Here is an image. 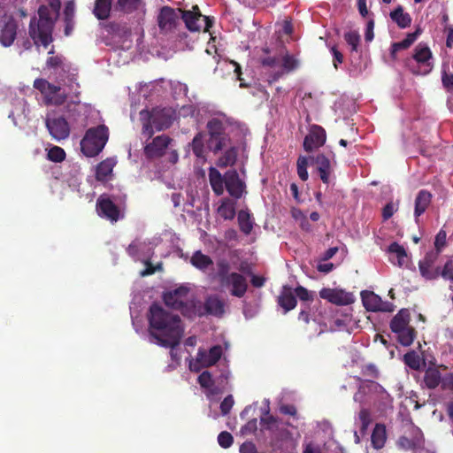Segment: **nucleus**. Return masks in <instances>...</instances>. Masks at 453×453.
Masks as SVG:
<instances>
[{"label": "nucleus", "mask_w": 453, "mask_h": 453, "mask_svg": "<svg viewBox=\"0 0 453 453\" xmlns=\"http://www.w3.org/2000/svg\"><path fill=\"white\" fill-rule=\"evenodd\" d=\"M149 331L160 346H178L183 335L181 319L177 314L165 310L154 303L148 315Z\"/></svg>", "instance_id": "f257e3e1"}, {"label": "nucleus", "mask_w": 453, "mask_h": 453, "mask_svg": "<svg viewBox=\"0 0 453 453\" xmlns=\"http://www.w3.org/2000/svg\"><path fill=\"white\" fill-rule=\"evenodd\" d=\"M60 0H49L47 5L42 4L38 9V20L32 18L29 23V35L36 46L41 43L48 47L53 41L52 32L55 21L59 15Z\"/></svg>", "instance_id": "f03ea898"}, {"label": "nucleus", "mask_w": 453, "mask_h": 453, "mask_svg": "<svg viewBox=\"0 0 453 453\" xmlns=\"http://www.w3.org/2000/svg\"><path fill=\"white\" fill-rule=\"evenodd\" d=\"M142 134L151 137L156 131L169 128L173 122V111L167 108H155L152 111H142Z\"/></svg>", "instance_id": "7ed1b4c3"}, {"label": "nucleus", "mask_w": 453, "mask_h": 453, "mask_svg": "<svg viewBox=\"0 0 453 453\" xmlns=\"http://www.w3.org/2000/svg\"><path fill=\"white\" fill-rule=\"evenodd\" d=\"M109 140V129L102 124L88 128L81 141V150L88 157L97 156Z\"/></svg>", "instance_id": "20e7f679"}, {"label": "nucleus", "mask_w": 453, "mask_h": 453, "mask_svg": "<svg viewBox=\"0 0 453 453\" xmlns=\"http://www.w3.org/2000/svg\"><path fill=\"white\" fill-rule=\"evenodd\" d=\"M206 129L209 135L206 140V148L209 151L217 155L224 149L229 140L228 134L226 133V127L220 119L213 118L207 122Z\"/></svg>", "instance_id": "39448f33"}, {"label": "nucleus", "mask_w": 453, "mask_h": 453, "mask_svg": "<svg viewBox=\"0 0 453 453\" xmlns=\"http://www.w3.org/2000/svg\"><path fill=\"white\" fill-rule=\"evenodd\" d=\"M34 88L42 95L46 105L60 106L67 99V93L60 86L52 84L45 79H35Z\"/></svg>", "instance_id": "423d86ee"}, {"label": "nucleus", "mask_w": 453, "mask_h": 453, "mask_svg": "<svg viewBox=\"0 0 453 453\" xmlns=\"http://www.w3.org/2000/svg\"><path fill=\"white\" fill-rule=\"evenodd\" d=\"M181 19L185 23L186 28L190 32H200L202 30L201 21L204 22L203 31L209 32L214 23V19L203 15L197 5H194L191 10H182Z\"/></svg>", "instance_id": "0eeeda50"}, {"label": "nucleus", "mask_w": 453, "mask_h": 453, "mask_svg": "<svg viewBox=\"0 0 453 453\" xmlns=\"http://www.w3.org/2000/svg\"><path fill=\"white\" fill-rule=\"evenodd\" d=\"M182 9L163 6L157 14V21L163 34L173 33L180 24Z\"/></svg>", "instance_id": "6e6552de"}, {"label": "nucleus", "mask_w": 453, "mask_h": 453, "mask_svg": "<svg viewBox=\"0 0 453 453\" xmlns=\"http://www.w3.org/2000/svg\"><path fill=\"white\" fill-rule=\"evenodd\" d=\"M439 257L438 250H430L418 262L419 273L426 280H434L440 276L441 265H437Z\"/></svg>", "instance_id": "1a4fd4ad"}, {"label": "nucleus", "mask_w": 453, "mask_h": 453, "mask_svg": "<svg viewBox=\"0 0 453 453\" xmlns=\"http://www.w3.org/2000/svg\"><path fill=\"white\" fill-rule=\"evenodd\" d=\"M188 288L180 286L172 291L165 293L163 300L166 306L176 311H180L182 314H185V311L188 310Z\"/></svg>", "instance_id": "9d476101"}, {"label": "nucleus", "mask_w": 453, "mask_h": 453, "mask_svg": "<svg viewBox=\"0 0 453 453\" xmlns=\"http://www.w3.org/2000/svg\"><path fill=\"white\" fill-rule=\"evenodd\" d=\"M96 208L99 217L111 223L117 222L122 217L119 208L106 195H101L97 198Z\"/></svg>", "instance_id": "9b49d317"}, {"label": "nucleus", "mask_w": 453, "mask_h": 453, "mask_svg": "<svg viewBox=\"0 0 453 453\" xmlns=\"http://www.w3.org/2000/svg\"><path fill=\"white\" fill-rule=\"evenodd\" d=\"M417 64L419 65L418 70L412 69L415 74H427L433 69L431 59L433 58L432 51L429 47L424 43H418L415 49L412 56Z\"/></svg>", "instance_id": "f8f14e48"}, {"label": "nucleus", "mask_w": 453, "mask_h": 453, "mask_svg": "<svg viewBox=\"0 0 453 453\" xmlns=\"http://www.w3.org/2000/svg\"><path fill=\"white\" fill-rule=\"evenodd\" d=\"M224 288L229 289L231 296L242 298L248 290V281L244 275L240 273L232 272L227 280L220 283Z\"/></svg>", "instance_id": "ddd939ff"}, {"label": "nucleus", "mask_w": 453, "mask_h": 453, "mask_svg": "<svg viewBox=\"0 0 453 453\" xmlns=\"http://www.w3.org/2000/svg\"><path fill=\"white\" fill-rule=\"evenodd\" d=\"M173 139L167 134H160L152 139L144 147V155L148 159L159 158L165 154V150Z\"/></svg>", "instance_id": "4468645a"}, {"label": "nucleus", "mask_w": 453, "mask_h": 453, "mask_svg": "<svg viewBox=\"0 0 453 453\" xmlns=\"http://www.w3.org/2000/svg\"><path fill=\"white\" fill-rule=\"evenodd\" d=\"M319 296L336 305H349L355 302L354 296L342 289L323 288L319 291Z\"/></svg>", "instance_id": "2eb2a0df"}, {"label": "nucleus", "mask_w": 453, "mask_h": 453, "mask_svg": "<svg viewBox=\"0 0 453 453\" xmlns=\"http://www.w3.org/2000/svg\"><path fill=\"white\" fill-rule=\"evenodd\" d=\"M326 140V130L319 125H312L303 140V149L307 152H311L313 150L322 147Z\"/></svg>", "instance_id": "dca6fc26"}, {"label": "nucleus", "mask_w": 453, "mask_h": 453, "mask_svg": "<svg viewBox=\"0 0 453 453\" xmlns=\"http://www.w3.org/2000/svg\"><path fill=\"white\" fill-rule=\"evenodd\" d=\"M361 297L365 308L369 311L390 312L393 311L390 303L382 301L378 295L372 291H363Z\"/></svg>", "instance_id": "f3484780"}, {"label": "nucleus", "mask_w": 453, "mask_h": 453, "mask_svg": "<svg viewBox=\"0 0 453 453\" xmlns=\"http://www.w3.org/2000/svg\"><path fill=\"white\" fill-rule=\"evenodd\" d=\"M46 127L56 141L66 139L70 134V127L64 117L46 119Z\"/></svg>", "instance_id": "a211bd4d"}, {"label": "nucleus", "mask_w": 453, "mask_h": 453, "mask_svg": "<svg viewBox=\"0 0 453 453\" xmlns=\"http://www.w3.org/2000/svg\"><path fill=\"white\" fill-rule=\"evenodd\" d=\"M225 188L231 196L239 199L242 196L246 185L236 170H229L225 173Z\"/></svg>", "instance_id": "6ab92c4d"}, {"label": "nucleus", "mask_w": 453, "mask_h": 453, "mask_svg": "<svg viewBox=\"0 0 453 453\" xmlns=\"http://www.w3.org/2000/svg\"><path fill=\"white\" fill-rule=\"evenodd\" d=\"M410 435L411 437H407L405 435L399 437L397 441V445L399 446V448L405 450H414L424 447V434L418 427L412 426L410 430Z\"/></svg>", "instance_id": "aec40b11"}, {"label": "nucleus", "mask_w": 453, "mask_h": 453, "mask_svg": "<svg viewBox=\"0 0 453 453\" xmlns=\"http://www.w3.org/2000/svg\"><path fill=\"white\" fill-rule=\"evenodd\" d=\"M311 163L315 165L316 170L320 180L325 184H329L330 176L332 174V166L329 158L323 153L318 154L316 157H311Z\"/></svg>", "instance_id": "412c9836"}, {"label": "nucleus", "mask_w": 453, "mask_h": 453, "mask_svg": "<svg viewBox=\"0 0 453 453\" xmlns=\"http://www.w3.org/2000/svg\"><path fill=\"white\" fill-rule=\"evenodd\" d=\"M222 356V348L219 345L211 347L208 351L199 349L196 356V362L203 367L215 365Z\"/></svg>", "instance_id": "4be33fe9"}, {"label": "nucleus", "mask_w": 453, "mask_h": 453, "mask_svg": "<svg viewBox=\"0 0 453 453\" xmlns=\"http://www.w3.org/2000/svg\"><path fill=\"white\" fill-rule=\"evenodd\" d=\"M433 199V195L426 189H421L418 192L414 201V218L418 223V219L423 215L427 208L430 206Z\"/></svg>", "instance_id": "5701e85b"}, {"label": "nucleus", "mask_w": 453, "mask_h": 453, "mask_svg": "<svg viewBox=\"0 0 453 453\" xmlns=\"http://www.w3.org/2000/svg\"><path fill=\"white\" fill-rule=\"evenodd\" d=\"M18 26L13 18H9L5 22L4 26L1 29L0 33V42L4 46H11L17 35Z\"/></svg>", "instance_id": "b1692460"}, {"label": "nucleus", "mask_w": 453, "mask_h": 453, "mask_svg": "<svg viewBox=\"0 0 453 453\" xmlns=\"http://www.w3.org/2000/svg\"><path fill=\"white\" fill-rule=\"evenodd\" d=\"M204 310L207 314L222 317L225 313V303L217 295L209 296L204 302Z\"/></svg>", "instance_id": "393cba45"}, {"label": "nucleus", "mask_w": 453, "mask_h": 453, "mask_svg": "<svg viewBox=\"0 0 453 453\" xmlns=\"http://www.w3.org/2000/svg\"><path fill=\"white\" fill-rule=\"evenodd\" d=\"M116 163V159L113 157H108L100 162L96 168V179L101 182L108 180L112 174Z\"/></svg>", "instance_id": "a878e982"}, {"label": "nucleus", "mask_w": 453, "mask_h": 453, "mask_svg": "<svg viewBox=\"0 0 453 453\" xmlns=\"http://www.w3.org/2000/svg\"><path fill=\"white\" fill-rule=\"evenodd\" d=\"M114 0H95L93 14L99 20L107 19L113 9Z\"/></svg>", "instance_id": "bb28decb"}, {"label": "nucleus", "mask_w": 453, "mask_h": 453, "mask_svg": "<svg viewBox=\"0 0 453 453\" xmlns=\"http://www.w3.org/2000/svg\"><path fill=\"white\" fill-rule=\"evenodd\" d=\"M410 312L406 309L400 310L390 321V329L393 333L403 331L410 325Z\"/></svg>", "instance_id": "cd10ccee"}, {"label": "nucleus", "mask_w": 453, "mask_h": 453, "mask_svg": "<svg viewBox=\"0 0 453 453\" xmlns=\"http://www.w3.org/2000/svg\"><path fill=\"white\" fill-rule=\"evenodd\" d=\"M278 303L284 309L285 313L296 308L297 303L296 297L290 288L284 287L278 297Z\"/></svg>", "instance_id": "c85d7f7f"}, {"label": "nucleus", "mask_w": 453, "mask_h": 453, "mask_svg": "<svg viewBox=\"0 0 453 453\" xmlns=\"http://www.w3.org/2000/svg\"><path fill=\"white\" fill-rule=\"evenodd\" d=\"M205 134L203 132H198L190 142V147L194 155L200 159H206V142H204Z\"/></svg>", "instance_id": "c756f323"}, {"label": "nucleus", "mask_w": 453, "mask_h": 453, "mask_svg": "<svg viewBox=\"0 0 453 453\" xmlns=\"http://www.w3.org/2000/svg\"><path fill=\"white\" fill-rule=\"evenodd\" d=\"M390 19L396 23L400 28L409 27L411 24V17L408 12H403L402 5H398L390 14Z\"/></svg>", "instance_id": "7c9ffc66"}, {"label": "nucleus", "mask_w": 453, "mask_h": 453, "mask_svg": "<svg viewBox=\"0 0 453 453\" xmlns=\"http://www.w3.org/2000/svg\"><path fill=\"white\" fill-rule=\"evenodd\" d=\"M209 180L213 192L221 196L224 193L225 175L222 176L217 169L211 167L209 171Z\"/></svg>", "instance_id": "2f4dec72"}, {"label": "nucleus", "mask_w": 453, "mask_h": 453, "mask_svg": "<svg viewBox=\"0 0 453 453\" xmlns=\"http://www.w3.org/2000/svg\"><path fill=\"white\" fill-rule=\"evenodd\" d=\"M423 382L429 389L436 388L441 382V374L438 368L428 367L425 371Z\"/></svg>", "instance_id": "473e14b6"}, {"label": "nucleus", "mask_w": 453, "mask_h": 453, "mask_svg": "<svg viewBox=\"0 0 453 453\" xmlns=\"http://www.w3.org/2000/svg\"><path fill=\"white\" fill-rule=\"evenodd\" d=\"M386 440V426L382 424H376L371 436L372 447L376 449H382L385 445Z\"/></svg>", "instance_id": "72a5a7b5"}, {"label": "nucleus", "mask_w": 453, "mask_h": 453, "mask_svg": "<svg viewBox=\"0 0 453 453\" xmlns=\"http://www.w3.org/2000/svg\"><path fill=\"white\" fill-rule=\"evenodd\" d=\"M190 263L196 268L201 271H205L213 264V261L209 256L203 254L201 250H196L193 253L190 258Z\"/></svg>", "instance_id": "f704fd0d"}, {"label": "nucleus", "mask_w": 453, "mask_h": 453, "mask_svg": "<svg viewBox=\"0 0 453 453\" xmlns=\"http://www.w3.org/2000/svg\"><path fill=\"white\" fill-rule=\"evenodd\" d=\"M141 0H114L113 10L123 13H131L138 9Z\"/></svg>", "instance_id": "c9c22d12"}, {"label": "nucleus", "mask_w": 453, "mask_h": 453, "mask_svg": "<svg viewBox=\"0 0 453 453\" xmlns=\"http://www.w3.org/2000/svg\"><path fill=\"white\" fill-rule=\"evenodd\" d=\"M261 430L275 434L279 430V419L266 411L265 417L260 418Z\"/></svg>", "instance_id": "e433bc0d"}, {"label": "nucleus", "mask_w": 453, "mask_h": 453, "mask_svg": "<svg viewBox=\"0 0 453 453\" xmlns=\"http://www.w3.org/2000/svg\"><path fill=\"white\" fill-rule=\"evenodd\" d=\"M343 38L346 43L350 47V58L353 61V53L357 52L361 37L357 31L349 30L344 33Z\"/></svg>", "instance_id": "4c0bfd02"}, {"label": "nucleus", "mask_w": 453, "mask_h": 453, "mask_svg": "<svg viewBox=\"0 0 453 453\" xmlns=\"http://www.w3.org/2000/svg\"><path fill=\"white\" fill-rule=\"evenodd\" d=\"M217 265V273L216 278L218 279L219 284L223 282L225 280L229 278L231 275V265L228 260L226 258H220L216 263Z\"/></svg>", "instance_id": "58836bf2"}, {"label": "nucleus", "mask_w": 453, "mask_h": 453, "mask_svg": "<svg viewBox=\"0 0 453 453\" xmlns=\"http://www.w3.org/2000/svg\"><path fill=\"white\" fill-rule=\"evenodd\" d=\"M238 155V150L235 147H231L227 149L224 154L218 160V166L219 167H226L229 165H234L236 162Z\"/></svg>", "instance_id": "ea45409f"}, {"label": "nucleus", "mask_w": 453, "mask_h": 453, "mask_svg": "<svg viewBox=\"0 0 453 453\" xmlns=\"http://www.w3.org/2000/svg\"><path fill=\"white\" fill-rule=\"evenodd\" d=\"M397 334V340L400 344L403 346H410L414 342L417 332L414 327L409 326L406 328H404L403 331H399L396 333Z\"/></svg>", "instance_id": "a19ab883"}, {"label": "nucleus", "mask_w": 453, "mask_h": 453, "mask_svg": "<svg viewBox=\"0 0 453 453\" xmlns=\"http://www.w3.org/2000/svg\"><path fill=\"white\" fill-rule=\"evenodd\" d=\"M218 213L226 220H232L236 214L234 203L229 199L224 200L218 208Z\"/></svg>", "instance_id": "79ce46f5"}, {"label": "nucleus", "mask_w": 453, "mask_h": 453, "mask_svg": "<svg viewBox=\"0 0 453 453\" xmlns=\"http://www.w3.org/2000/svg\"><path fill=\"white\" fill-rule=\"evenodd\" d=\"M403 362L407 366L415 371L420 370L422 364L425 365V361L414 350L404 354Z\"/></svg>", "instance_id": "37998d69"}, {"label": "nucleus", "mask_w": 453, "mask_h": 453, "mask_svg": "<svg viewBox=\"0 0 453 453\" xmlns=\"http://www.w3.org/2000/svg\"><path fill=\"white\" fill-rule=\"evenodd\" d=\"M238 224L240 230L243 234L248 235L251 233L253 225L250 221V215L248 211L242 210L238 212Z\"/></svg>", "instance_id": "c03bdc74"}, {"label": "nucleus", "mask_w": 453, "mask_h": 453, "mask_svg": "<svg viewBox=\"0 0 453 453\" xmlns=\"http://www.w3.org/2000/svg\"><path fill=\"white\" fill-rule=\"evenodd\" d=\"M388 251L390 254H395L396 256V257H397V265L399 266H402L405 263V259L407 257L406 250L398 242H392L388 246Z\"/></svg>", "instance_id": "a18cd8bd"}, {"label": "nucleus", "mask_w": 453, "mask_h": 453, "mask_svg": "<svg viewBox=\"0 0 453 453\" xmlns=\"http://www.w3.org/2000/svg\"><path fill=\"white\" fill-rule=\"evenodd\" d=\"M309 159H310V157H307L304 156H300L296 161L297 174H298V177L303 181H306L309 178V174H308V171H307L308 165H309Z\"/></svg>", "instance_id": "49530a36"}, {"label": "nucleus", "mask_w": 453, "mask_h": 453, "mask_svg": "<svg viewBox=\"0 0 453 453\" xmlns=\"http://www.w3.org/2000/svg\"><path fill=\"white\" fill-rule=\"evenodd\" d=\"M65 157V151L59 146H53L47 152V158L54 163L63 162Z\"/></svg>", "instance_id": "de8ad7c7"}, {"label": "nucleus", "mask_w": 453, "mask_h": 453, "mask_svg": "<svg viewBox=\"0 0 453 453\" xmlns=\"http://www.w3.org/2000/svg\"><path fill=\"white\" fill-rule=\"evenodd\" d=\"M46 65L49 68H61L64 73H67L70 70V66L63 62V58L59 56H54L48 58Z\"/></svg>", "instance_id": "09e8293b"}, {"label": "nucleus", "mask_w": 453, "mask_h": 453, "mask_svg": "<svg viewBox=\"0 0 453 453\" xmlns=\"http://www.w3.org/2000/svg\"><path fill=\"white\" fill-rule=\"evenodd\" d=\"M358 419L361 423L360 431L365 434L372 423L371 411L368 409L362 408L358 413Z\"/></svg>", "instance_id": "8fccbe9b"}, {"label": "nucleus", "mask_w": 453, "mask_h": 453, "mask_svg": "<svg viewBox=\"0 0 453 453\" xmlns=\"http://www.w3.org/2000/svg\"><path fill=\"white\" fill-rule=\"evenodd\" d=\"M295 296L296 297H298L301 301L306 302V301H313L314 300V292L309 291L307 288H305L303 286H298L295 288Z\"/></svg>", "instance_id": "3c124183"}, {"label": "nucleus", "mask_w": 453, "mask_h": 453, "mask_svg": "<svg viewBox=\"0 0 453 453\" xmlns=\"http://www.w3.org/2000/svg\"><path fill=\"white\" fill-rule=\"evenodd\" d=\"M299 65V61L293 56L286 54L282 59V66L288 73L296 70Z\"/></svg>", "instance_id": "603ef678"}, {"label": "nucleus", "mask_w": 453, "mask_h": 453, "mask_svg": "<svg viewBox=\"0 0 453 453\" xmlns=\"http://www.w3.org/2000/svg\"><path fill=\"white\" fill-rule=\"evenodd\" d=\"M199 385L203 388H211L214 385L212 376L210 372H203L197 379Z\"/></svg>", "instance_id": "864d4df0"}, {"label": "nucleus", "mask_w": 453, "mask_h": 453, "mask_svg": "<svg viewBox=\"0 0 453 453\" xmlns=\"http://www.w3.org/2000/svg\"><path fill=\"white\" fill-rule=\"evenodd\" d=\"M218 442L222 448L227 449L233 444L234 437L229 432L223 431L218 435Z\"/></svg>", "instance_id": "5fc2aeb1"}, {"label": "nucleus", "mask_w": 453, "mask_h": 453, "mask_svg": "<svg viewBox=\"0 0 453 453\" xmlns=\"http://www.w3.org/2000/svg\"><path fill=\"white\" fill-rule=\"evenodd\" d=\"M361 372L365 377H370L372 379H377L379 377V371L373 364L364 365Z\"/></svg>", "instance_id": "6e6d98bb"}, {"label": "nucleus", "mask_w": 453, "mask_h": 453, "mask_svg": "<svg viewBox=\"0 0 453 453\" xmlns=\"http://www.w3.org/2000/svg\"><path fill=\"white\" fill-rule=\"evenodd\" d=\"M234 398L231 395L224 398V400L220 403V411L222 415H227L230 412L234 405Z\"/></svg>", "instance_id": "4d7b16f0"}, {"label": "nucleus", "mask_w": 453, "mask_h": 453, "mask_svg": "<svg viewBox=\"0 0 453 453\" xmlns=\"http://www.w3.org/2000/svg\"><path fill=\"white\" fill-rule=\"evenodd\" d=\"M409 47H410V45L404 40L398 42H394L391 45L390 55L395 59L396 58V53L399 50H406Z\"/></svg>", "instance_id": "13d9d810"}, {"label": "nucleus", "mask_w": 453, "mask_h": 453, "mask_svg": "<svg viewBox=\"0 0 453 453\" xmlns=\"http://www.w3.org/2000/svg\"><path fill=\"white\" fill-rule=\"evenodd\" d=\"M257 430V421L256 418L250 419L242 428V433L244 434H252Z\"/></svg>", "instance_id": "bf43d9fd"}, {"label": "nucleus", "mask_w": 453, "mask_h": 453, "mask_svg": "<svg viewBox=\"0 0 453 453\" xmlns=\"http://www.w3.org/2000/svg\"><path fill=\"white\" fill-rule=\"evenodd\" d=\"M446 243V233L442 230H441L436 237H435V241H434V247L435 249L434 250H438L439 251V254L441 253V247H443Z\"/></svg>", "instance_id": "052dcab7"}, {"label": "nucleus", "mask_w": 453, "mask_h": 453, "mask_svg": "<svg viewBox=\"0 0 453 453\" xmlns=\"http://www.w3.org/2000/svg\"><path fill=\"white\" fill-rule=\"evenodd\" d=\"M443 278L453 280V265L451 261H447L443 266V269H441V274Z\"/></svg>", "instance_id": "680f3d73"}, {"label": "nucleus", "mask_w": 453, "mask_h": 453, "mask_svg": "<svg viewBox=\"0 0 453 453\" xmlns=\"http://www.w3.org/2000/svg\"><path fill=\"white\" fill-rule=\"evenodd\" d=\"M65 20L73 21L74 18V4L70 1L67 2L64 9Z\"/></svg>", "instance_id": "e2e57ef3"}, {"label": "nucleus", "mask_w": 453, "mask_h": 453, "mask_svg": "<svg viewBox=\"0 0 453 453\" xmlns=\"http://www.w3.org/2000/svg\"><path fill=\"white\" fill-rule=\"evenodd\" d=\"M59 78H60L61 81H63L65 86L73 88V84H75L76 87H79V84L76 82V81H77L76 73H69L66 76V78H65L63 74L59 73Z\"/></svg>", "instance_id": "0e129e2a"}, {"label": "nucleus", "mask_w": 453, "mask_h": 453, "mask_svg": "<svg viewBox=\"0 0 453 453\" xmlns=\"http://www.w3.org/2000/svg\"><path fill=\"white\" fill-rule=\"evenodd\" d=\"M395 209L393 203H388L382 209L383 220L389 219L395 213Z\"/></svg>", "instance_id": "69168bd1"}, {"label": "nucleus", "mask_w": 453, "mask_h": 453, "mask_svg": "<svg viewBox=\"0 0 453 453\" xmlns=\"http://www.w3.org/2000/svg\"><path fill=\"white\" fill-rule=\"evenodd\" d=\"M331 52L333 54V57H334V59H333V62H334V67L337 69L338 68V64H342L343 62V55L342 52H340L336 46H333L331 47Z\"/></svg>", "instance_id": "338daca9"}, {"label": "nucleus", "mask_w": 453, "mask_h": 453, "mask_svg": "<svg viewBox=\"0 0 453 453\" xmlns=\"http://www.w3.org/2000/svg\"><path fill=\"white\" fill-rule=\"evenodd\" d=\"M240 453H259L255 444L251 441L244 442L240 447Z\"/></svg>", "instance_id": "774afa93"}]
</instances>
